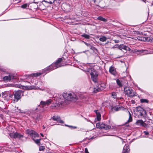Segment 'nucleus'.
<instances>
[{
	"mask_svg": "<svg viewBox=\"0 0 153 153\" xmlns=\"http://www.w3.org/2000/svg\"><path fill=\"white\" fill-rule=\"evenodd\" d=\"M124 93L128 97H131L135 95V93L131 87H124Z\"/></svg>",
	"mask_w": 153,
	"mask_h": 153,
	"instance_id": "f257e3e1",
	"label": "nucleus"
},
{
	"mask_svg": "<svg viewBox=\"0 0 153 153\" xmlns=\"http://www.w3.org/2000/svg\"><path fill=\"white\" fill-rule=\"evenodd\" d=\"M46 105L45 102L42 101L40 102V104L37 106V108L35 110L30 111V113L32 114H35L36 111H43V108Z\"/></svg>",
	"mask_w": 153,
	"mask_h": 153,
	"instance_id": "f03ea898",
	"label": "nucleus"
},
{
	"mask_svg": "<svg viewBox=\"0 0 153 153\" xmlns=\"http://www.w3.org/2000/svg\"><path fill=\"white\" fill-rule=\"evenodd\" d=\"M91 70L90 74L91 79L94 82L96 83L97 81L98 72L94 68H91Z\"/></svg>",
	"mask_w": 153,
	"mask_h": 153,
	"instance_id": "7ed1b4c3",
	"label": "nucleus"
},
{
	"mask_svg": "<svg viewBox=\"0 0 153 153\" xmlns=\"http://www.w3.org/2000/svg\"><path fill=\"white\" fill-rule=\"evenodd\" d=\"M13 95V94H11L8 91H4L1 93L2 97L5 100L7 101H8L10 98H12Z\"/></svg>",
	"mask_w": 153,
	"mask_h": 153,
	"instance_id": "20e7f679",
	"label": "nucleus"
},
{
	"mask_svg": "<svg viewBox=\"0 0 153 153\" xmlns=\"http://www.w3.org/2000/svg\"><path fill=\"white\" fill-rule=\"evenodd\" d=\"M23 91L19 90L17 91H14L13 95H14V99L17 100V101H18L21 98L22 95L23 96Z\"/></svg>",
	"mask_w": 153,
	"mask_h": 153,
	"instance_id": "39448f33",
	"label": "nucleus"
},
{
	"mask_svg": "<svg viewBox=\"0 0 153 153\" xmlns=\"http://www.w3.org/2000/svg\"><path fill=\"white\" fill-rule=\"evenodd\" d=\"M63 97L68 101H71L75 99L76 98V95L73 94H68L65 93L63 95Z\"/></svg>",
	"mask_w": 153,
	"mask_h": 153,
	"instance_id": "423d86ee",
	"label": "nucleus"
},
{
	"mask_svg": "<svg viewBox=\"0 0 153 153\" xmlns=\"http://www.w3.org/2000/svg\"><path fill=\"white\" fill-rule=\"evenodd\" d=\"M137 113L141 117L145 118L146 117L147 114L146 111L140 107L137 108Z\"/></svg>",
	"mask_w": 153,
	"mask_h": 153,
	"instance_id": "0eeeda50",
	"label": "nucleus"
},
{
	"mask_svg": "<svg viewBox=\"0 0 153 153\" xmlns=\"http://www.w3.org/2000/svg\"><path fill=\"white\" fill-rule=\"evenodd\" d=\"M61 66L60 65H57L55 63H52L50 65L44 69V71L45 72H48L51 71L53 70L56 69V68Z\"/></svg>",
	"mask_w": 153,
	"mask_h": 153,
	"instance_id": "6e6552de",
	"label": "nucleus"
},
{
	"mask_svg": "<svg viewBox=\"0 0 153 153\" xmlns=\"http://www.w3.org/2000/svg\"><path fill=\"white\" fill-rule=\"evenodd\" d=\"M135 124L137 125L142 126L145 128L147 126V124L142 120H137L135 123Z\"/></svg>",
	"mask_w": 153,
	"mask_h": 153,
	"instance_id": "1a4fd4ad",
	"label": "nucleus"
},
{
	"mask_svg": "<svg viewBox=\"0 0 153 153\" xmlns=\"http://www.w3.org/2000/svg\"><path fill=\"white\" fill-rule=\"evenodd\" d=\"M62 104L61 102H58V103L56 102L55 103H53L51 106V108L53 109H58L60 105Z\"/></svg>",
	"mask_w": 153,
	"mask_h": 153,
	"instance_id": "9d476101",
	"label": "nucleus"
},
{
	"mask_svg": "<svg viewBox=\"0 0 153 153\" xmlns=\"http://www.w3.org/2000/svg\"><path fill=\"white\" fill-rule=\"evenodd\" d=\"M14 76L12 75H9L8 76H5L3 77V80L5 81H10L12 79H14Z\"/></svg>",
	"mask_w": 153,
	"mask_h": 153,
	"instance_id": "9b49d317",
	"label": "nucleus"
},
{
	"mask_svg": "<svg viewBox=\"0 0 153 153\" xmlns=\"http://www.w3.org/2000/svg\"><path fill=\"white\" fill-rule=\"evenodd\" d=\"M13 134V138H18L19 139L23 138L24 137L23 135H22L20 133H17V132L15 133L14 134Z\"/></svg>",
	"mask_w": 153,
	"mask_h": 153,
	"instance_id": "f8f14e48",
	"label": "nucleus"
},
{
	"mask_svg": "<svg viewBox=\"0 0 153 153\" xmlns=\"http://www.w3.org/2000/svg\"><path fill=\"white\" fill-rule=\"evenodd\" d=\"M109 72L115 76L116 75V71L114 68L111 66L110 67L109 69Z\"/></svg>",
	"mask_w": 153,
	"mask_h": 153,
	"instance_id": "ddd939ff",
	"label": "nucleus"
},
{
	"mask_svg": "<svg viewBox=\"0 0 153 153\" xmlns=\"http://www.w3.org/2000/svg\"><path fill=\"white\" fill-rule=\"evenodd\" d=\"M42 116L41 114H38L36 118H35L33 117V118L34 119L35 122H37L42 119Z\"/></svg>",
	"mask_w": 153,
	"mask_h": 153,
	"instance_id": "4468645a",
	"label": "nucleus"
},
{
	"mask_svg": "<svg viewBox=\"0 0 153 153\" xmlns=\"http://www.w3.org/2000/svg\"><path fill=\"white\" fill-rule=\"evenodd\" d=\"M102 129H105L108 130L111 128V126L105 123L102 124Z\"/></svg>",
	"mask_w": 153,
	"mask_h": 153,
	"instance_id": "2eb2a0df",
	"label": "nucleus"
},
{
	"mask_svg": "<svg viewBox=\"0 0 153 153\" xmlns=\"http://www.w3.org/2000/svg\"><path fill=\"white\" fill-rule=\"evenodd\" d=\"M129 150L130 149L128 145L127 144L124 147L123 152L126 153H129L128 152H129Z\"/></svg>",
	"mask_w": 153,
	"mask_h": 153,
	"instance_id": "dca6fc26",
	"label": "nucleus"
},
{
	"mask_svg": "<svg viewBox=\"0 0 153 153\" xmlns=\"http://www.w3.org/2000/svg\"><path fill=\"white\" fill-rule=\"evenodd\" d=\"M55 0H43L42 2H45L48 4H51L54 2Z\"/></svg>",
	"mask_w": 153,
	"mask_h": 153,
	"instance_id": "f3484780",
	"label": "nucleus"
},
{
	"mask_svg": "<svg viewBox=\"0 0 153 153\" xmlns=\"http://www.w3.org/2000/svg\"><path fill=\"white\" fill-rule=\"evenodd\" d=\"M34 131L32 130L27 129L26 130V132L27 134L30 135L31 137L33 136V134L34 133Z\"/></svg>",
	"mask_w": 153,
	"mask_h": 153,
	"instance_id": "a211bd4d",
	"label": "nucleus"
},
{
	"mask_svg": "<svg viewBox=\"0 0 153 153\" xmlns=\"http://www.w3.org/2000/svg\"><path fill=\"white\" fill-rule=\"evenodd\" d=\"M116 45H117V48L120 50H122V49H123L124 50H125V47H126V45H125L123 44L122 45H119L118 44H117Z\"/></svg>",
	"mask_w": 153,
	"mask_h": 153,
	"instance_id": "6ab92c4d",
	"label": "nucleus"
},
{
	"mask_svg": "<svg viewBox=\"0 0 153 153\" xmlns=\"http://www.w3.org/2000/svg\"><path fill=\"white\" fill-rule=\"evenodd\" d=\"M32 139L35 142L36 144L39 146L41 144L40 143V140H41V139H36L34 138H33Z\"/></svg>",
	"mask_w": 153,
	"mask_h": 153,
	"instance_id": "aec40b11",
	"label": "nucleus"
},
{
	"mask_svg": "<svg viewBox=\"0 0 153 153\" xmlns=\"http://www.w3.org/2000/svg\"><path fill=\"white\" fill-rule=\"evenodd\" d=\"M108 38H106L105 36H102L99 39V40L102 42H104L106 41Z\"/></svg>",
	"mask_w": 153,
	"mask_h": 153,
	"instance_id": "412c9836",
	"label": "nucleus"
},
{
	"mask_svg": "<svg viewBox=\"0 0 153 153\" xmlns=\"http://www.w3.org/2000/svg\"><path fill=\"white\" fill-rule=\"evenodd\" d=\"M120 109V107H118L116 106L114 107H113L111 108V110L113 111L114 110L115 111H119Z\"/></svg>",
	"mask_w": 153,
	"mask_h": 153,
	"instance_id": "4be33fe9",
	"label": "nucleus"
},
{
	"mask_svg": "<svg viewBox=\"0 0 153 153\" xmlns=\"http://www.w3.org/2000/svg\"><path fill=\"white\" fill-rule=\"evenodd\" d=\"M97 19L105 22H106L107 21V20L106 19L101 16L98 17L97 18Z\"/></svg>",
	"mask_w": 153,
	"mask_h": 153,
	"instance_id": "5701e85b",
	"label": "nucleus"
},
{
	"mask_svg": "<svg viewBox=\"0 0 153 153\" xmlns=\"http://www.w3.org/2000/svg\"><path fill=\"white\" fill-rule=\"evenodd\" d=\"M128 113H129V118L128 120L127 121V122H126L125 123V124H126L127 123H128L129 122H131L132 121V118L131 116V115L129 111H128Z\"/></svg>",
	"mask_w": 153,
	"mask_h": 153,
	"instance_id": "b1692460",
	"label": "nucleus"
},
{
	"mask_svg": "<svg viewBox=\"0 0 153 153\" xmlns=\"http://www.w3.org/2000/svg\"><path fill=\"white\" fill-rule=\"evenodd\" d=\"M39 134L36 132L35 131H34V133H33V136H32V139L34 138L35 137H39Z\"/></svg>",
	"mask_w": 153,
	"mask_h": 153,
	"instance_id": "393cba45",
	"label": "nucleus"
},
{
	"mask_svg": "<svg viewBox=\"0 0 153 153\" xmlns=\"http://www.w3.org/2000/svg\"><path fill=\"white\" fill-rule=\"evenodd\" d=\"M116 82L119 87L120 88L122 86V83L119 79H117L116 80Z\"/></svg>",
	"mask_w": 153,
	"mask_h": 153,
	"instance_id": "a878e982",
	"label": "nucleus"
},
{
	"mask_svg": "<svg viewBox=\"0 0 153 153\" xmlns=\"http://www.w3.org/2000/svg\"><path fill=\"white\" fill-rule=\"evenodd\" d=\"M26 88L27 89L30 90L34 89L35 88V86L34 85L26 86Z\"/></svg>",
	"mask_w": 153,
	"mask_h": 153,
	"instance_id": "bb28decb",
	"label": "nucleus"
},
{
	"mask_svg": "<svg viewBox=\"0 0 153 153\" xmlns=\"http://www.w3.org/2000/svg\"><path fill=\"white\" fill-rule=\"evenodd\" d=\"M140 101L141 103H143L144 102L148 103L149 102V101L148 100L144 99H141L140 100Z\"/></svg>",
	"mask_w": 153,
	"mask_h": 153,
	"instance_id": "cd10ccee",
	"label": "nucleus"
},
{
	"mask_svg": "<svg viewBox=\"0 0 153 153\" xmlns=\"http://www.w3.org/2000/svg\"><path fill=\"white\" fill-rule=\"evenodd\" d=\"M60 117L58 116H54L52 117V119L54 120L57 121L60 118Z\"/></svg>",
	"mask_w": 153,
	"mask_h": 153,
	"instance_id": "c85d7f7f",
	"label": "nucleus"
},
{
	"mask_svg": "<svg viewBox=\"0 0 153 153\" xmlns=\"http://www.w3.org/2000/svg\"><path fill=\"white\" fill-rule=\"evenodd\" d=\"M81 36L86 39H89L90 37L89 35L85 34V33L82 34Z\"/></svg>",
	"mask_w": 153,
	"mask_h": 153,
	"instance_id": "c756f323",
	"label": "nucleus"
},
{
	"mask_svg": "<svg viewBox=\"0 0 153 153\" xmlns=\"http://www.w3.org/2000/svg\"><path fill=\"white\" fill-rule=\"evenodd\" d=\"M62 60V58H59L56 61L55 63L57 65H59V64L61 62Z\"/></svg>",
	"mask_w": 153,
	"mask_h": 153,
	"instance_id": "7c9ffc66",
	"label": "nucleus"
},
{
	"mask_svg": "<svg viewBox=\"0 0 153 153\" xmlns=\"http://www.w3.org/2000/svg\"><path fill=\"white\" fill-rule=\"evenodd\" d=\"M52 100L51 99H49L45 102L46 105L48 106L51 103H52Z\"/></svg>",
	"mask_w": 153,
	"mask_h": 153,
	"instance_id": "2f4dec72",
	"label": "nucleus"
},
{
	"mask_svg": "<svg viewBox=\"0 0 153 153\" xmlns=\"http://www.w3.org/2000/svg\"><path fill=\"white\" fill-rule=\"evenodd\" d=\"M97 120L98 121H100L101 119V114L100 113H97Z\"/></svg>",
	"mask_w": 153,
	"mask_h": 153,
	"instance_id": "473e14b6",
	"label": "nucleus"
},
{
	"mask_svg": "<svg viewBox=\"0 0 153 153\" xmlns=\"http://www.w3.org/2000/svg\"><path fill=\"white\" fill-rule=\"evenodd\" d=\"M101 90H102V89H100L99 87H98L97 88H95L94 90V93H96Z\"/></svg>",
	"mask_w": 153,
	"mask_h": 153,
	"instance_id": "72a5a7b5",
	"label": "nucleus"
},
{
	"mask_svg": "<svg viewBox=\"0 0 153 153\" xmlns=\"http://www.w3.org/2000/svg\"><path fill=\"white\" fill-rule=\"evenodd\" d=\"M117 94L114 92H112L111 93V96L114 99H115L117 98Z\"/></svg>",
	"mask_w": 153,
	"mask_h": 153,
	"instance_id": "f704fd0d",
	"label": "nucleus"
},
{
	"mask_svg": "<svg viewBox=\"0 0 153 153\" xmlns=\"http://www.w3.org/2000/svg\"><path fill=\"white\" fill-rule=\"evenodd\" d=\"M102 124L101 125L99 123H97L96 124V126L97 128H100L102 129Z\"/></svg>",
	"mask_w": 153,
	"mask_h": 153,
	"instance_id": "c9c22d12",
	"label": "nucleus"
},
{
	"mask_svg": "<svg viewBox=\"0 0 153 153\" xmlns=\"http://www.w3.org/2000/svg\"><path fill=\"white\" fill-rule=\"evenodd\" d=\"M125 50H126V51H128L130 52H132V51L130 48L126 46L125 49Z\"/></svg>",
	"mask_w": 153,
	"mask_h": 153,
	"instance_id": "e433bc0d",
	"label": "nucleus"
},
{
	"mask_svg": "<svg viewBox=\"0 0 153 153\" xmlns=\"http://www.w3.org/2000/svg\"><path fill=\"white\" fill-rule=\"evenodd\" d=\"M41 74V73H34L33 74V76L36 77L39 76Z\"/></svg>",
	"mask_w": 153,
	"mask_h": 153,
	"instance_id": "4c0bfd02",
	"label": "nucleus"
},
{
	"mask_svg": "<svg viewBox=\"0 0 153 153\" xmlns=\"http://www.w3.org/2000/svg\"><path fill=\"white\" fill-rule=\"evenodd\" d=\"M28 6V5L26 4H24L21 6V7L24 9L26 8Z\"/></svg>",
	"mask_w": 153,
	"mask_h": 153,
	"instance_id": "58836bf2",
	"label": "nucleus"
},
{
	"mask_svg": "<svg viewBox=\"0 0 153 153\" xmlns=\"http://www.w3.org/2000/svg\"><path fill=\"white\" fill-rule=\"evenodd\" d=\"M57 122L58 123H64V121L60 119V117L58 120V121Z\"/></svg>",
	"mask_w": 153,
	"mask_h": 153,
	"instance_id": "ea45409f",
	"label": "nucleus"
},
{
	"mask_svg": "<svg viewBox=\"0 0 153 153\" xmlns=\"http://www.w3.org/2000/svg\"><path fill=\"white\" fill-rule=\"evenodd\" d=\"M92 50H94L96 49V48L95 47H93V46L90 45V46L89 47Z\"/></svg>",
	"mask_w": 153,
	"mask_h": 153,
	"instance_id": "a19ab883",
	"label": "nucleus"
},
{
	"mask_svg": "<svg viewBox=\"0 0 153 153\" xmlns=\"http://www.w3.org/2000/svg\"><path fill=\"white\" fill-rule=\"evenodd\" d=\"M45 149V147L43 146H40L39 150L40 151H42L44 150Z\"/></svg>",
	"mask_w": 153,
	"mask_h": 153,
	"instance_id": "79ce46f5",
	"label": "nucleus"
},
{
	"mask_svg": "<svg viewBox=\"0 0 153 153\" xmlns=\"http://www.w3.org/2000/svg\"><path fill=\"white\" fill-rule=\"evenodd\" d=\"M68 127L69 128H71L73 129H75V128H76V126H69V125H68Z\"/></svg>",
	"mask_w": 153,
	"mask_h": 153,
	"instance_id": "37998d69",
	"label": "nucleus"
},
{
	"mask_svg": "<svg viewBox=\"0 0 153 153\" xmlns=\"http://www.w3.org/2000/svg\"><path fill=\"white\" fill-rule=\"evenodd\" d=\"M143 133L145 135H147L149 134V133L147 131H144Z\"/></svg>",
	"mask_w": 153,
	"mask_h": 153,
	"instance_id": "c03bdc74",
	"label": "nucleus"
},
{
	"mask_svg": "<svg viewBox=\"0 0 153 153\" xmlns=\"http://www.w3.org/2000/svg\"><path fill=\"white\" fill-rule=\"evenodd\" d=\"M85 44L88 47H89V46H90V44H88V43H87V42H84Z\"/></svg>",
	"mask_w": 153,
	"mask_h": 153,
	"instance_id": "a18cd8bd",
	"label": "nucleus"
},
{
	"mask_svg": "<svg viewBox=\"0 0 153 153\" xmlns=\"http://www.w3.org/2000/svg\"><path fill=\"white\" fill-rule=\"evenodd\" d=\"M85 153H89L88 149L87 148H85Z\"/></svg>",
	"mask_w": 153,
	"mask_h": 153,
	"instance_id": "49530a36",
	"label": "nucleus"
},
{
	"mask_svg": "<svg viewBox=\"0 0 153 153\" xmlns=\"http://www.w3.org/2000/svg\"><path fill=\"white\" fill-rule=\"evenodd\" d=\"M13 1H15L16 2L15 3H18L20 1V0H13Z\"/></svg>",
	"mask_w": 153,
	"mask_h": 153,
	"instance_id": "de8ad7c7",
	"label": "nucleus"
},
{
	"mask_svg": "<svg viewBox=\"0 0 153 153\" xmlns=\"http://www.w3.org/2000/svg\"><path fill=\"white\" fill-rule=\"evenodd\" d=\"M114 41L115 43H119L120 42L119 40H114Z\"/></svg>",
	"mask_w": 153,
	"mask_h": 153,
	"instance_id": "09e8293b",
	"label": "nucleus"
},
{
	"mask_svg": "<svg viewBox=\"0 0 153 153\" xmlns=\"http://www.w3.org/2000/svg\"><path fill=\"white\" fill-rule=\"evenodd\" d=\"M136 52H141V53H143V50H137V51H136Z\"/></svg>",
	"mask_w": 153,
	"mask_h": 153,
	"instance_id": "8fccbe9b",
	"label": "nucleus"
},
{
	"mask_svg": "<svg viewBox=\"0 0 153 153\" xmlns=\"http://www.w3.org/2000/svg\"><path fill=\"white\" fill-rule=\"evenodd\" d=\"M94 112L96 113V114H97V113H100V112L98 111V110H95L94 111Z\"/></svg>",
	"mask_w": 153,
	"mask_h": 153,
	"instance_id": "3c124183",
	"label": "nucleus"
},
{
	"mask_svg": "<svg viewBox=\"0 0 153 153\" xmlns=\"http://www.w3.org/2000/svg\"><path fill=\"white\" fill-rule=\"evenodd\" d=\"M150 42H153V38H151L150 39Z\"/></svg>",
	"mask_w": 153,
	"mask_h": 153,
	"instance_id": "603ef678",
	"label": "nucleus"
},
{
	"mask_svg": "<svg viewBox=\"0 0 153 153\" xmlns=\"http://www.w3.org/2000/svg\"><path fill=\"white\" fill-rule=\"evenodd\" d=\"M14 134L10 133V136L11 137H13V134Z\"/></svg>",
	"mask_w": 153,
	"mask_h": 153,
	"instance_id": "864d4df0",
	"label": "nucleus"
},
{
	"mask_svg": "<svg viewBox=\"0 0 153 153\" xmlns=\"http://www.w3.org/2000/svg\"><path fill=\"white\" fill-rule=\"evenodd\" d=\"M17 109L18 110V111H19V113H21V109H18V107H17Z\"/></svg>",
	"mask_w": 153,
	"mask_h": 153,
	"instance_id": "5fc2aeb1",
	"label": "nucleus"
},
{
	"mask_svg": "<svg viewBox=\"0 0 153 153\" xmlns=\"http://www.w3.org/2000/svg\"><path fill=\"white\" fill-rule=\"evenodd\" d=\"M40 135H41V136L42 137H43L44 136L43 134H42V133H40Z\"/></svg>",
	"mask_w": 153,
	"mask_h": 153,
	"instance_id": "6e6d98bb",
	"label": "nucleus"
},
{
	"mask_svg": "<svg viewBox=\"0 0 153 153\" xmlns=\"http://www.w3.org/2000/svg\"><path fill=\"white\" fill-rule=\"evenodd\" d=\"M65 126H68V125H66V124H65Z\"/></svg>",
	"mask_w": 153,
	"mask_h": 153,
	"instance_id": "4d7b16f0",
	"label": "nucleus"
},
{
	"mask_svg": "<svg viewBox=\"0 0 153 153\" xmlns=\"http://www.w3.org/2000/svg\"><path fill=\"white\" fill-rule=\"evenodd\" d=\"M43 129H44V128H45V126H43Z\"/></svg>",
	"mask_w": 153,
	"mask_h": 153,
	"instance_id": "13d9d810",
	"label": "nucleus"
},
{
	"mask_svg": "<svg viewBox=\"0 0 153 153\" xmlns=\"http://www.w3.org/2000/svg\"><path fill=\"white\" fill-rule=\"evenodd\" d=\"M143 1L145 2L146 0H142Z\"/></svg>",
	"mask_w": 153,
	"mask_h": 153,
	"instance_id": "bf43d9fd",
	"label": "nucleus"
},
{
	"mask_svg": "<svg viewBox=\"0 0 153 153\" xmlns=\"http://www.w3.org/2000/svg\"><path fill=\"white\" fill-rule=\"evenodd\" d=\"M108 42L106 44H107L108 43Z\"/></svg>",
	"mask_w": 153,
	"mask_h": 153,
	"instance_id": "052dcab7",
	"label": "nucleus"
},
{
	"mask_svg": "<svg viewBox=\"0 0 153 153\" xmlns=\"http://www.w3.org/2000/svg\"><path fill=\"white\" fill-rule=\"evenodd\" d=\"M1 94L0 93V97H1Z\"/></svg>",
	"mask_w": 153,
	"mask_h": 153,
	"instance_id": "680f3d73",
	"label": "nucleus"
},
{
	"mask_svg": "<svg viewBox=\"0 0 153 153\" xmlns=\"http://www.w3.org/2000/svg\"><path fill=\"white\" fill-rule=\"evenodd\" d=\"M50 153H51V152H50Z\"/></svg>",
	"mask_w": 153,
	"mask_h": 153,
	"instance_id": "e2e57ef3",
	"label": "nucleus"
}]
</instances>
